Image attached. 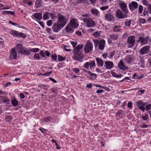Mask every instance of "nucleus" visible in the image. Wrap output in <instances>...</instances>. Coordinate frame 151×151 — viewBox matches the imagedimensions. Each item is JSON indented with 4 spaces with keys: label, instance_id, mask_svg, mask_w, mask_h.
I'll return each instance as SVG.
<instances>
[{
    "label": "nucleus",
    "instance_id": "obj_26",
    "mask_svg": "<svg viewBox=\"0 0 151 151\" xmlns=\"http://www.w3.org/2000/svg\"><path fill=\"white\" fill-rule=\"evenodd\" d=\"M121 27L120 26L115 25L113 28V30L115 32H119L121 31Z\"/></svg>",
    "mask_w": 151,
    "mask_h": 151
},
{
    "label": "nucleus",
    "instance_id": "obj_33",
    "mask_svg": "<svg viewBox=\"0 0 151 151\" xmlns=\"http://www.w3.org/2000/svg\"><path fill=\"white\" fill-rule=\"evenodd\" d=\"M110 38L113 40H116L117 39L118 36L117 35H112L110 36Z\"/></svg>",
    "mask_w": 151,
    "mask_h": 151
},
{
    "label": "nucleus",
    "instance_id": "obj_22",
    "mask_svg": "<svg viewBox=\"0 0 151 151\" xmlns=\"http://www.w3.org/2000/svg\"><path fill=\"white\" fill-rule=\"evenodd\" d=\"M97 64L98 66L102 67L104 64V61L101 58H96Z\"/></svg>",
    "mask_w": 151,
    "mask_h": 151
},
{
    "label": "nucleus",
    "instance_id": "obj_54",
    "mask_svg": "<svg viewBox=\"0 0 151 151\" xmlns=\"http://www.w3.org/2000/svg\"><path fill=\"white\" fill-rule=\"evenodd\" d=\"M132 102H129L127 104L128 107L130 108H131L132 107Z\"/></svg>",
    "mask_w": 151,
    "mask_h": 151
},
{
    "label": "nucleus",
    "instance_id": "obj_51",
    "mask_svg": "<svg viewBox=\"0 0 151 151\" xmlns=\"http://www.w3.org/2000/svg\"><path fill=\"white\" fill-rule=\"evenodd\" d=\"M73 70L76 73H77L79 72L80 71V69L79 68H73Z\"/></svg>",
    "mask_w": 151,
    "mask_h": 151
},
{
    "label": "nucleus",
    "instance_id": "obj_4",
    "mask_svg": "<svg viewBox=\"0 0 151 151\" xmlns=\"http://www.w3.org/2000/svg\"><path fill=\"white\" fill-rule=\"evenodd\" d=\"M74 55L73 56V59L80 62L82 61V60L84 58V55L82 52H74Z\"/></svg>",
    "mask_w": 151,
    "mask_h": 151
},
{
    "label": "nucleus",
    "instance_id": "obj_2",
    "mask_svg": "<svg viewBox=\"0 0 151 151\" xmlns=\"http://www.w3.org/2000/svg\"><path fill=\"white\" fill-rule=\"evenodd\" d=\"M68 19L65 16L59 14L58 15L57 22L59 25L63 27L67 22Z\"/></svg>",
    "mask_w": 151,
    "mask_h": 151
},
{
    "label": "nucleus",
    "instance_id": "obj_27",
    "mask_svg": "<svg viewBox=\"0 0 151 151\" xmlns=\"http://www.w3.org/2000/svg\"><path fill=\"white\" fill-rule=\"evenodd\" d=\"M83 45H79L77 46L73 50V52H80V50L83 48Z\"/></svg>",
    "mask_w": 151,
    "mask_h": 151
},
{
    "label": "nucleus",
    "instance_id": "obj_36",
    "mask_svg": "<svg viewBox=\"0 0 151 151\" xmlns=\"http://www.w3.org/2000/svg\"><path fill=\"white\" fill-rule=\"evenodd\" d=\"M29 50L30 52V51H31L33 52H36L39 51V49L38 48H32Z\"/></svg>",
    "mask_w": 151,
    "mask_h": 151
},
{
    "label": "nucleus",
    "instance_id": "obj_42",
    "mask_svg": "<svg viewBox=\"0 0 151 151\" xmlns=\"http://www.w3.org/2000/svg\"><path fill=\"white\" fill-rule=\"evenodd\" d=\"M146 22V20L143 18H140L139 19V22L144 24Z\"/></svg>",
    "mask_w": 151,
    "mask_h": 151
},
{
    "label": "nucleus",
    "instance_id": "obj_24",
    "mask_svg": "<svg viewBox=\"0 0 151 151\" xmlns=\"http://www.w3.org/2000/svg\"><path fill=\"white\" fill-rule=\"evenodd\" d=\"M42 0H36L35 2V6L36 8H40L41 6V4H42Z\"/></svg>",
    "mask_w": 151,
    "mask_h": 151
},
{
    "label": "nucleus",
    "instance_id": "obj_62",
    "mask_svg": "<svg viewBox=\"0 0 151 151\" xmlns=\"http://www.w3.org/2000/svg\"><path fill=\"white\" fill-rule=\"evenodd\" d=\"M45 53L47 57L49 56L50 55V53L47 50L45 52Z\"/></svg>",
    "mask_w": 151,
    "mask_h": 151
},
{
    "label": "nucleus",
    "instance_id": "obj_63",
    "mask_svg": "<svg viewBox=\"0 0 151 151\" xmlns=\"http://www.w3.org/2000/svg\"><path fill=\"white\" fill-rule=\"evenodd\" d=\"M111 74L112 76L115 77H116L117 76V74L115 72H111Z\"/></svg>",
    "mask_w": 151,
    "mask_h": 151
},
{
    "label": "nucleus",
    "instance_id": "obj_11",
    "mask_svg": "<svg viewBox=\"0 0 151 151\" xmlns=\"http://www.w3.org/2000/svg\"><path fill=\"white\" fill-rule=\"evenodd\" d=\"M63 27L56 22L53 24L52 27V29L54 32H57Z\"/></svg>",
    "mask_w": 151,
    "mask_h": 151
},
{
    "label": "nucleus",
    "instance_id": "obj_15",
    "mask_svg": "<svg viewBox=\"0 0 151 151\" xmlns=\"http://www.w3.org/2000/svg\"><path fill=\"white\" fill-rule=\"evenodd\" d=\"M138 4L135 1H132L129 4V9L133 11L134 9L137 8L138 7Z\"/></svg>",
    "mask_w": 151,
    "mask_h": 151
},
{
    "label": "nucleus",
    "instance_id": "obj_16",
    "mask_svg": "<svg viewBox=\"0 0 151 151\" xmlns=\"http://www.w3.org/2000/svg\"><path fill=\"white\" fill-rule=\"evenodd\" d=\"M110 10L108 11V13L106 14L105 16V19L106 20L109 21H111L114 19V17L113 14L111 13L110 12Z\"/></svg>",
    "mask_w": 151,
    "mask_h": 151
},
{
    "label": "nucleus",
    "instance_id": "obj_17",
    "mask_svg": "<svg viewBox=\"0 0 151 151\" xmlns=\"http://www.w3.org/2000/svg\"><path fill=\"white\" fill-rule=\"evenodd\" d=\"M70 25L74 29L77 28L78 26V24L77 22V20L75 19H72L70 21Z\"/></svg>",
    "mask_w": 151,
    "mask_h": 151
},
{
    "label": "nucleus",
    "instance_id": "obj_55",
    "mask_svg": "<svg viewBox=\"0 0 151 151\" xmlns=\"http://www.w3.org/2000/svg\"><path fill=\"white\" fill-rule=\"evenodd\" d=\"M132 78L133 79H137L138 78V77L137 76V74L135 73H134L133 75V76L132 77ZM139 79V78H138Z\"/></svg>",
    "mask_w": 151,
    "mask_h": 151
},
{
    "label": "nucleus",
    "instance_id": "obj_5",
    "mask_svg": "<svg viewBox=\"0 0 151 151\" xmlns=\"http://www.w3.org/2000/svg\"><path fill=\"white\" fill-rule=\"evenodd\" d=\"M83 22L86 24V27H93L96 25L95 22L91 17L87 19H84Z\"/></svg>",
    "mask_w": 151,
    "mask_h": 151
},
{
    "label": "nucleus",
    "instance_id": "obj_31",
    "mask_svg": "<svg viewBox=\"0 0 151 151\" xmlns=\"http://www.w3.org/2000/svg\"><path fill=\"white\" fill-rule=\"evenodd\" d=\"M92 14L93 15L97 16L99 14V11L96 9H92L91 10Z\"/></svg>",
    "mask_w": 151,
    "mask_h": 151
},
{
    "label": "nucleus",
    "instance_id": "obj_39",
    "mask_svg": "<svg viewBox=\"0 0 151 151\" xmlns=\"http://www.w3.org/2000/svg\"><path fill=\"white\" fill-rule=\"evenodd\" d=\"M58 60L60 61H62L64 60H65V58H63L62 56L60 55H58Z\"/></svg>",
    "mask_w": 151,
    "mask_h": 151
},
{
    "label": "nucleus",
    "instance_id": "obj_32",
    "mask_svg": "<svg viewBox=\"0 0 151 151\" xmlns=\"http://www.w3.org/2000/svg\"><path fill=\"white\" fill-rule=\"evenodd\" d=\"M18 101L16 99H14L11 101V103L14 106H16L18 104Z\"/></svg>",
    "mask_w": 151,
    "mask_h": 151
},
{
    "label": "nucleus",
    "instance_id": "obj_3",
    "mask_svg": "<svg viewBox=\"0 0 151 151\" xmlns=\"http://www.w3.org/2000/svg\"><path fill=\"white\" fill-rule=\"evenodd\" d=\"M93 41L94 43L95 47L98 46L99 49L101 50H103L104 48L105 41L104 40H93Z\"/></svg>",
    "mask_w": 151,
    "mask_h": 151
},
{
    "label": "nucleus",
    "instance_id": "obj_50",
    "mask_svg": "<svg viewBox=\"0 0 151 151\" xmlns=\"http://www.w3.org/2000/svg\"><path fill=\"white\" fill-rule=\"evenodd\" d=\"M18 37H20L23 38H24L26 37L25 35L23 33H19Z\"/></svg>",
    "mask_w": 151,
    "mask_h": 151
},
{
    "label": "nucleus",
    "instance_id": "obj_30",
    "mask_svg": "<svg viewBox=\"0 0 151 151\" xmlns=\"http://www.w3.org/2000/svg\"><path fill=\"white\" fill-rule=\"evenodd\" d=\"M49 13L48 12H46L43 15V18L44 20H47L49 19Z\"/></svg>",
    "mask_w": 151,
    "mask_h": 151
},
{
    "label": "nucleus",
    "instance_id": "obj_46",
    "mask_svg": "<svg viewBox=\"0 0 151 151\" xmlns=\"http://www.w3.org/2000/svg\"><path fill=\"white\" fill-rule=\"evenodd\" d=\"M151 108V104H149L147 105L145 107V109L147 111H148Z\"/></svg>",
    "mask_w": 151,
    "mask_h": 151
},
{
    "label": "nucleus",
    "instance_id": "obj_58",
    "mask_svg": "<svg viewBox=\"0 0 151 151\" xmlns=\"http://www.w3.org/2000/svg\"><path fill=\"white\" fill-rule=\"evenodd\" d=\"M67 48H68V47L67 46L64 47V50H65V51L67 52L70 51H71V50L70 49Z\"/></svg>",
    "mask_w": 151,
    "mask_h": 151
},
{
    "label": "nucleus",
    "instance_id": "obj_59",
    "mask_svg": "<svg viewBox=\"0 0 151 151\" xmlns=\"http://www.w3.org/2000/svg\"><path fill=\"white\" fill-rule=\"evenodd\" d=\"M43 121L45 122H48L50 120V119L48 118H44L43 119Z\"/></svg>",
    "mask_w": 151,
    "mask_h": 151
},
{
    "label": "nucleus",
    "instance_id": "obj_57",
    "mask_svg": "<svg viewBox=\"0 0 151 151\" xmlns=\"http://www.w3.org/2000/svg\"><path fill=\"white\" fill-rule=\"evenodd\" d=\"M38 23L41 25L43 28H44V25L43 23L42 22L38 21Z\"/></svg>",
    "mask_w": 151,
    "mask_h": 151
},
{
    "label": "nucleus",
    "instance_id": "obj_29",
    "mask_svg": "<svg viewBox=\"0 0 151 151\" xmlns=\"http://www.w3.org/2000/svg\"><path fill=\"white\" fill-rule=\"evenodd\" d=\"M2 13L4 15L6 14H11L12 15H14V14L15 13L13 12L12 11H3L2 12Z\"/></svg>",
    "mask_w": 151,
    "mask_h": 151
},
{
    "label": "nucleus",
    "instance_id": "obj_64",
    "mask_svg": "<svg viewBox=\"0 0 151 151\" xmlns=\"http://www.w3.org/2000/svg\"><path fill=\"white\" fill-rule=\"evenodd\" d=\"M103 92V90H98L96 91V92L97 93H101Z\"/></svg>",
    "mask_w": 151,
    "mask_h": 151
},
{
    "label": "nucleus",
    "instance_id": "obj_34",
    "mask_svg": "<svg viewBox=\"0 0 151 151\" xmlns=\"http://www.w3.org/2000/svg\"><path fill=\"white\" fill-rule=\"evenodd\" d=\"M84 70V72H87V73H88L91 76H93V75H94L95 76L94 78H97V75L96 74L94 73H92L91 72L89 71H88L87 70L85 69Z\"/></svg>",
    "mask_w": 151,
    "mask_h": 151
},
{
    "label": "nucleus",
    "instance_id": "obj_13",
    "mask_svg": "<svg viewBox=\"0 0 151 151\" xmlns=\"http://www.w3.org/2000/svg\"><path fill=\"white\" fill-rule=\"evenodd\" d=\"M150 47L149 46H146L140 50L139 52L142 55L147 54L150 51Z\"/></svg>",
    "mask_w": 151,
    "mask_h": 151
},
{
    "label": "nucleus",
    "instance_id": "obj_14",
    "mask_svg": "<svg viewBox=\"0 0 151 151\" xmlns=\"http://www.w3.org/2000/svg\"><path fill=\"white\" fill-rule=\"evenodd\" d=\"M104 63L106 66V68L107 69H111L114 66V64L112 62L110 61H105Z\"/></svg>",
    "mask_w": 151,
    "mask_h": 151
},
{
    "label": "nucleus",
    "instance_id": "obj_53",
    "mask_svg": "<svg viewBox=\"0 0 151 151\" xmlns=\"http://www.w3.org/2000/svg\"><path fill=\"white\" fill-rule=\"evenodd\" d=\"M52 59L54 60H56L57 58V56L56 55H52L51 56Z\"/></svg>",
    "mask_w": 151,
    "mask_h": 151
},
{
    "label": "nucleus",
    "instance_id": "obj_44",
    "mask_svg": "<svg viewBox=\"0 0 151 151\" xmlns=\"http://www.w3.org/2000/svg\"><path fill=\"white\" fill-rule=\"evenodd\" d=\"M89 66V63L88 62H86L84 64V67L86 69H88Z\"/></svg>",
    "mask_w": 151,
    "mask_h": 151
},
{
    "label": "nucleus",
    "instance_id": "obj_20",
    "mask_svg": "<svg viewBox=\"0 0 151 151\" xmlns=\"http://www.w3.org/2000/svg\"><path fill=\"white\" fill-rule=\"evenodd\" d=\"M138 41L141 45H144L147 43L148 42V39L146 38H145L143 37H141L139 38Z\"/></svg>",
    "mask_w": 151,
    "mask_h": 151
},
{
    "label": "nucleus",
    "instance_id": "obj_48",
    "mask_svg": "<svg viewBox=\"0 0 151 151\" xmlns=\"http://www.w3.org/2000/svg\"><path fill=\"white\" fill-rule=\"evenodd\" d=\"M70 43L71 45H72L73 47L74 48L77 45V42L76 41L74 42L71 41L70 42Z\"/></svg>",
    "mask_w": 151,
    "mask_h": 151
},
{
    "label": "nucleus",
    "instance_id": "obj_60",
    "mask_svg": "<svg viewBox=\"0 0 151 151\" xmlns=\"http://www.w3.org/2000/svg\"><path fill=\"white\" fill-rule=\"evenodd\" d=\"M20 97L21 99H24L25 98V96L23 93H20L19 94Z\"/></svg>",
    "mask_w": 151,
    "mask_h": 151
},
{
    "label": "nucleus",
    "instance_id": "obj_7",
    "mask_svg": "<svg viewBox=\"0 0 151 151\" xmlns=\"http://www.w3.org/2000/svg\"><path fill=\"white\" fill-rule=\"evenodd\" d=\"M93 48V46L92 43L90 41L87 42L84 47L85 52L86 53H87L90 52Z\"/></svg>",
    "mask_w": 151,
    "mask_h": 151
},
{
    "label": "nucleus",
    "instance_id": "obj_18",
    "mask_svg": "<svg viewBox=\"0 0 151 151\" xmlns=\"http://www.w3.org/2000/svg\"><path fill=\"white\" fill-rule=\"evenodd\" d=\"M121 9L124 12L128 13V10L127 8V5L123 2L119 4Z\"/></svg>",
    "mask_w": 151,
    "mask_h": 151
},
{
    "label": "nucleus",
    "instance_id": "obj_38",
    "mask_svg": "<svg viewBox=\"0 0 151 151\" xmlns=\"http://www.w3.org/2000/svg\"><path fill=\"white\" fill-rule=\"evenodd\" d=\"M131 20H126V21L125 22L124 24L126 26H129L131 24Z\"/></svg>",
    "mask_w": 151,
    "mask_h": 151
},
{
    "label": "nucleus",
    "instance_id": "obj_52",
    "mask_svg": "<svg viewBox=\"0 0 151 151\" xmlns=\"http://www.w3.org/2000/svg\"><path fill=\"white\" fill-rule=\"evenodd\" d=\"M93 35L95 37H98L100 36V33L98 32H94Z\"/></svg>",
    "mask_w": 151,
    "mask_h": 151
},
{
    "label": "nucleus",
    "instance_id": "obj_49",
    "mask_svg": "<svg viewBox=\"0 0 151 151\" xmlns=\"http://www.w3.org/2000/svg\"><path fill=\"white\" fill-rule=\"evenodd\" d=\"M40 54L42 58H45V53L43 50H41L40 52Z\"/></svg>",
    "mask_w": 151,
    "mask_h": 151
},
{
    "label": "nucleus",
    "instance_id": "obj_12",
    "mask_svg": "<svg viewBox=\"0 0 151 151\" xmlns=\"http://www.w3.org/2000/svg\"><path fill=\"white\" fill-rule=\"evenodd\" d=\"M32 19L35 18L37 21H40L42 18V14L41 12L35 13L32 16Z\"/></svg>",
    "mask_w": 151,
    "mask_h": 151
},
{
    "label": "nucleus",
    "instance_id": "obj_61",
    "mask_svg": "<svg viewBox=\"0 0 151 151\" xmlns=\"http://www.w3.org/2000/svg\"><path fill=\"white\" fill-rule=\"evenodd\" d=\"M148 8L149 9L150 11V13L151 14V5L150 4H148Z\"/></svg>",
    "mask_w": 151,
    "mask_h": 151
},
{
    "label": "nucleus",
    "instance_id": "obj_56",
    "mask_svg": "<svg viewBox=\"0 0 151 151\" xmlns=\"http://www.w3.org/2000/svg\"><path fill=\"white\" fill-rule=\"evenodd\" d=\"M46 31H47V32L49 34H50L51 33V29L50 28H49L48 27H47L46 28Z\"/></svg>",
    "mask_w": 151,
    "mask_h": 151
},
{
    "label": "nucleus",
    "instance_id": "obj_1",
    "mask_svg": "<svg viewBox=\"0 0 151 151\" xmlns=\"http://www.w3.org/2000/svg\"><path fill=\"white\" fill-rule=\"evenodd\" d=\"M16 48L18 52L21 54H24L25 55H29L31 54L29 50L23 47L22 45L20 44H17Z\"/></svg>",
    "mask_w": 151,
    "mask_h": 151
},
{
    "label": "nucleus",
    "instance_id": "obj_28",
    "mask_svg": "<svg viewBox=\"0 0 151 151\" xmlns=\"http://www.w3.org/2000/svg\"><path fill=\"white\" fill-rule=\"evenodd\" d=\"M90 68L91 70L93 68L94 69L96 66L95 62L94 61H91L89 63Z\"/></svg>",
    "mask_w": 151,
    "mask_h": 151
},
{
    "label": "nucleus",
    "instance_id": "obj_23",
    "mask_svg": "<svg viewBox=\"0 0 151 151\" xmlns=\"http://www.w3.org/2000/svg\"><path fill=\"white\" fill-rule=\"evenodd\" d=\"M134 59L133 57L131 55L127 56L126 57L125 60L127 63H130L133 62Z\"/></svg>",
    "mask_w": 151,
    "mask_h": 151
},
{
    "label": "nucleus",
    "instance_id": "obj_43",
    "mask_svg": "<svg viewBox=\"0 0 151 151\" xmlns=\"http://www.w3.org/2000/svg\"><path fill=\"white\" fill-rule=\"evenodd\" d=\"M82 16L83 18V19H87L88 18H90V17L87 14H84L82 15Z\"/></svg>",
    "mask_w": 151,
    "mask_h": 151
},
{
    "label": "nucleus",
    "instance_id": "obj_25",
    "mask_svg": "<svg viewBox=\"0 0 151 151\" xmlns=\"http://www.w3.org/2000/svg\"><path fill=\"white\" fill-rule=\"evenodd\" d=\"M9 33L14 37H17L19 36L18 32L15 30H13L10 31Z\"/></svg>",
    "mask_w": 151,
    "mask_h": 151
},
{
    "label": "nucleus",
    "instance_id": "obj_6",
    "mask_svg": "<svg viewBox=\"0 0 151 151\" xmlns=\"http://www.w3.org/2000/svg\"><path fill=\"white\" fill-rule=\"evenodd\" d=\"M127 14L125 12L123 13L121 10L118 9L116 12V16L119 19L125 18L127 17Z\"/></svg>",
    "mask_w": 151,
    "mask_h": 151
},
{
    "label": "nucleus",
    "instance_id": "obj_47",
    "mask_svg": "<svg viewBox=\"0 0 151 151\" xmlns=\"http://www.w3.org/2000/svg\"><path fill=\"white\" fill-rule=\"evenodd\" d=\"M52 21L51 20H48L47 22V25L48 26H51L52 24Z\"/></svg>",
    "mask_w": 151,
    "mask_h": 151
},
{
    "label": "nucleus",
    "instance_id": "obj_19",
    "mask_svg": "<svg viewBox=\"0 0 151 151\" xmlns=\"http://www.w3.org/2000/svg\"><path fill=\"white\" fill-rule=\"evenodd\" d=\"M118 67L121 69L125 70L128 68L127 67L124 65L122 60H120L118 65Z\"/></svg>",
    "mask_w": 151,
    "mask_h": 151
},
{
    "label": "nucleus",
    "instance_id": "obj_8",
    "mask_svg": "<svg viewBox=\"0 0 151 151\" xmlns=\"http://www.w3.org/2000/svg\"><path fill=\"white\" fill-rule=\"evenodd\" d=\"M135 41V37L134 36H131L128 37L127 42L129 48H132L134 46Z\"/></svg>",
    "mask_w": 151,
    "mask_h": 151
},
{
    "label": "nucleus",
    "instance_id": "obj_40",
    "mask_svg": "<svg viewBox=\"0 0 151 151\" xmlns=\"http://www.w3.org/2000/svg\"><path fill=\"white\" fill-rule=\"evenodd\" d=\"M109 8L108 6H102L100 7V9L102 11H104L108 9Z\"/></svg>",
    "mask_w": 151,
    "mask_h": 151
},
{
    "label": "nucleus",
    "instance_id": "obj_10",
    "mask_svg": "<svg viewBox=\"0 0 151 151\" xmlns=\"http://www.w3.org/2000/svg\"><path fill=\"white\" fill-rule=\"evenodd\" d=\"M17 57V53L15 50V48H13L12 49L10 52L9 58L11 60H14Z\"/></svg>",
    "mask_w": 151,
    "mask_h": 151
},
{
    "label": "nucleus",
    "instance_id": "obj_9",
    "mask_svg": "<svg viewBox=\"0 0 151 151\" xmlns=\"http://www.w3.org/2000/svg\"><path fill=\"white\" fill-rule=\"evenodd\" d=\"M136 103L138 107L143 112L144 111L145 108L144 106L147 103L143 102L141 100H139L136 102Z\"/></svg>",
    "mask_w": 151,
    "mask_h": 151
},
{
    "label": "nucleus",
    "instance_id": "obj_37",
    "mask_svg": "<svg viewBox=\"0 0 151 151\" xmlns=\"http://www.w3.org/2000/svg\"><path fill=\"white\" fill-rule=\"evenodd\" d=\"M143 9V6L141 5H139L138 7V12L141 14Z\"/></svg>",
    "mask_w": 151,
    "mask_h": 151
},
{
    "label": "nucleus",
    "instance_id": "obj_45",
    "mask_svg": "<svg viewBox=\"0 0 151 151\" xmlns=\"http://www.w3.org/2000/svg\"><path fill=\"white\" fill-rule=\"evenodd\" d=\"M142 118L144 120H147L148 118V115L147 114H145L144 116H142Z\"/></svg>",
    "mask_w": 151,
    "mask_h": 151
},
{
    "label": "nucleus",
    "instance_id": "obj_35",
    "mask_svg": "<svg viewBox=\"0 0 151 151\" xmlns=\"http://www.w3.org/2000/svg\"><path fill=\"white\" fill-rule=\"evenodd\" d=\"M12 118V116L11 115H6L5 117L6 121L7 122H9L11 120Z\"/></svg>",
    "mask_w": 151,
    "mask_h": 151
},
{
    "label": "nucleus",
    "instance_id": "obj_21",
    "mask_svg": "<svg viewBox=\"0 0 151 151\" xmlns=\"http://www.w3.org/2000/svg\"><path fill=\"white\" fill-rule=\"evenodd\" d=\"M73 29V27L69 24H68L65 27L66 32L69 33H73L74 31Z\"/></svg>",
    "mask_w": 151,
    "mask_h": 151
},
{
    "label": "nucleus",
    "instance_id": "obj_41",
    "mask_svg": "<svg viewBox=\"0 0 151 151\" xmlns=\"http://www.w3.org/2000/svg\"><path fill=\"white\" fill-rule=\"evenodd\" d=\"M34 58L35 59L37 60H40V58L39 55L38 53H36L34 55Z\"/></svg>",
    "mask_w": 151,
    "mask_h": 151
}]
</instances>
